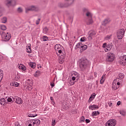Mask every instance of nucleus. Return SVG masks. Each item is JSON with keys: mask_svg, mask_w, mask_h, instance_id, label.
<instances>
[{"mask_svg": "<svg viewBox=\"0 0 126 126\" xmlns=\"http://www.w3.org/2000/svg\"><path fill=\"white\" fill-rule=\"evenodd\" d=\"M81 45H82V43L81 42H79L78 44H77V45L75 47V50H77L78 48H80H80H81Z\"/></svg>", "mask_w": 126, "mask_h": 126, "instance_id": "obj_23", "label": "nucleus"}, {"mask_svg": "<svg viewBox=\"0 0 126 126\" xmlns=\"http://www.w3.org/2000/svg\"><path fill=\"white\" fill-rule=\"evenodd\" d=\"M68 6V4H63V3H60L59 4V6L60 7H67V6Z\"/></svg>", "mask_w": 126, "mask_h": 126, "instance_id": "obj_21", "label": "nucleus"}, {"mask_svg": "<svg viewBox=\"0 0 126 126\" xmlns=\"http://www.w3.org/2000/svg\"><path fill=\"white\" fill-rule=\"evenodd\" d=\"M94 77H97V72H94Z\"/></svg>", "mask_w": 126, "mask_h": 126, "instance_id": "obj_59", "label": "nucleus"}, {"mask_svg": "<svg viewBox=\"0 0 126 126\" xmlns=\"http://www.w3.org/2000/svg\"><path fill=\"white\" fill-rule=\"evenodd\" d=\"M91 63L87 59H82L79 63V67L82 71H85L87 68H89Z\"/></svg>", "mask_w": 126, "mask_h": 126, "instance_id": "obj_1", "label": "nucleus"}, {"mask_svg": "<svg viewBox=\"0 0 126 126\" xmlns=\"http://www.w3.org/2000/svg\"><path fill=\"white\" fill-rule=\"evenodd\" d=\"M48 39H49V38L46 35H44L42 37V40L43 41V42H46V41H48Z\"/></svg>", "mask_w": 126, "mask_h": 126, "instance_id": "obj_33", "label": "nucleus"}, {"mask_svg": "<svg viewBox=\"0 0 126 126\" xmlns=\"http://www.w3.org/2000/svg\"><path fill=\"white\" fill-rule=\"evenodd\" d=\"M105 81V80L100 79V84H103Z\"/></svg>", "mask_w": 126, "mask_h": 126, "instance_id": "obj_51", "label": "nucleus"}, {"mask_svg": "<svg viewBox=\"0 0 126 126\" xmlns=\"http://www.w3.org/2000/svg\"><path fill=\"white\" fill-rule=\"evenodd\" d=\"M120 115H122V116H123L124 117H125V116H126V111H125L124 110L120 111Z\"/></svg>", "mask_w": 126, "mask_h": 126, "instance_id": "obj_34", "label": "nucleus"}, {"mask_svg": "<svg viewBox=\"0 0 126 126\" xmlns=\"http://www.w3.org/2000/svg\"><path fill=\"white\" fill-rule=\"evenodd\" d=\"M40 20H41V19L39 18L36 21V25H38L40 23Z\"/></svg>", "mask_w": 126, "mask_h": 126, "instance_id": "obj_44", "label": "nucleus"}, {"mask_svg": "<svg viewBox=\"0 0 126 126\" xmlns=\"http://www.w3.org/2000/svg\"><path fill=\"white\" fill-rule=\"evenodd\" d=\"M116 81H117V80H114V82H113L112 88H113L114 90H117V89L120 87V86H117V85H116V84H115Z\"/></svg>", "mask_w": 126, "mask_h": 126, "instance_id": "obj_18", "label": "nucleus"}, {"mask_svg": "<svg viewBox=\"0 0 126 126\" xmlns=\"http://www.w3.org/2000/svg\"><path fill=\"white\" fill-rule=\"evenodd\" d=\"M30 66L32 68H35V67H36V63H30Z\"/></svg>", "mask_w": 126, "mask_h": 126, "instance_id": "obj_25", "label": "nucleus"}, {"mask_svg": "<svg viewBox=\"0 0 126 126\" xmlns=\"http://www.w3.org/2000/svg\"><path fill=\"white\" fill-rule=\"evenodd\" d=\"M117 105H118V106H120V105H121V101H118V102H117Z\"/></svg>", "mask_w": 126, "mask_h": 126, "instance_id": "obj_60", "label": "nucleus"}, {"mask_svg": "<svg viewBox=\"0 0 126 126\" xmlns=\"http://www.w3.org/2000/svg\"><path fill=\"white\" fill-rule=\"evenodd\" d=\"M40 75V71L38 70L35 72V73L34 74V76L35 77H38Z\"/></svg>", "mask_w": 126, "mask_h": 126, "instance_id": "obj_31", "label": "nucleus"}, {"mask_svg": "<svg viewBox=\"0 0 126 126\" xmlns=\"http://www.w3.org/2000/svg\"><path fill=\"white\" fill-rule=\"evenodd\" d=\"M119 77L120 78H124L125 77V75L123 73H120L119 74Z\"/></svg>", "mask_w": 126, "mask_h": 126, "instance_id": "obj_38", "label": "nucleus"}, {"mask_svg": "<svg viewBox=\"0 0 126 126\" xmlns=\"http://www.w3.org/2000/svg\"><path fill=\"white\" fill-rule=\"evenodd\" d=\"M7 21V19L6 18V17H3L1 19L2 23H6Z\"/></svg>", "mask_w": 126, "mask_h": 126, "instance_id": "obj_32", "label": "nucleus"}, {"mask_svg": "<svg viewBox=\"0 0 126 126\" xmlns=\"http://www.w3.org/2000/svg\"><path fill=\"white\" fill-rule=\"evenodd\" d=\"M4 3L7 7L15 6L16 5V0H5Z\"/></svg>", "mask_w": 126, "mask_h": 126, "instance_id": "obj_4", "label": "nucleus"}, {"mask_svg": "<svg viewBox=\"0 0 126 126\" xmlns=\"http://www.w3.org/2000/svg\"><path fill=\"white\" fill-rule=\"evenodd\" d=\"M18 12H19V13H21V12H22V11H23V10L22 9V8H20V7H19V8H18Z\"/></svg>", "mask_w": 126, "mask_h": 126, "instance_id": "obj_45", "label": "nucleus"}, {"mask_svg": "<svg viewBox=\"0 0 126 126\" xmlns=\"http://www.w3.org/2000/svg\"><path fill=\"white\" fill-rule=\"evenodd\" d=\"M117 85H118V86H120V82H117Z\"/></svg>", "mask_w": 126, "mask_h": 126, "instance_id": "obj_64", "label": "nucleus"}, {"mask_svg": "<svg viewBox=\"0 0 126 126\" xmlns=\"http://www.w3.org/2000/svg\"><path fill=\"white\" fill-rule=\"evenodd\" d=\"M55 125H56V120H52V126H55Z\"/></svg>", "mask_w": 126, "mask_h": 126, "instance_id": "obj_41", "label": "nucleus"}, {"mask_svg": "<svg viewBox=\"0 0 126 126\" xmlns=\"http://www.w3.org/2000/svg\"><path fill=\"white\" fill-rule=\"evenodd\" d=\"M3 71L2 70H0V82L2 80V77H3V74L2 73Z\"/></svg>", "mask_w": 126, "mask_h": 126, "instance_id": "obj_24", "label": "nucleus"}, {"mask_svg": "<svg viewBox=\"0 0 126 126\" xmlns=\"http://www.w3.org/2000/svg\"><path fill=\"white\" fill-rule=\"evenodd\" d=\"M87 49V45H81L80 50L82 51V52H83L84 51H85Z\"/></svg>", "mask_w": 126, "mask_h": 126, "instance_id": "obj_19", "label": "nucleus"}, {"mask_svg": "<svg viewBox=\"0 0 126 126\" xmlns=\"http://www.w3.org/2000/svg\"><path fill=\"white\" fill-rule=\"evenodd\" d=\"M64 59H61L60 58V59H59V63H63V62H64Z\"/></svg>", "mask_w": 126, "mask_h": 126, "instance_id": "obj_42", "label": "nucleus"}, {"mask_svg": "<svg viewBox=\"0 0 126 126\" xmlns=\"http://www.w3.org/2000/svg\"><path fill=\"white\" fill-rule=\"evenodd\" d=\"M102 47L103 48H106V47H107V43H103Z\"/></svg>", "mask_w": 126, "mask_h": 126, "instance_id": "obj_55", "label": "nucleus"}, {"mask_svg": "<svg viewBox=\"0 0 126 126\" xmlns=\"http://www.w3.org/2000/svg\"><path fill=\"white\" fill-rule=\"evenodd\" d=\"M115 60V55L112 53H107L106 61L109 63H112Z\"/></svg>", "mask_w": 126, "mask_h": 126, "instance_id": "obj_7", "label": "nucleus"}, {"mask_svg": "<svg viewBox=\"0 0 126 126\" xmlns=\"http://www.w3.org/2000/svg\"><path fill=\"white\" fill-rule=\"evenodd\" d=\"M107 48H110V47H111V45L110 44H108L107 45H106Z\"/></svg>", "mask_w": 126, "mask_h": 126, "instance_id": "obj_61", "label": "nucleus"}, {"mask_svg": "<svg viewBox=\"0 0 126 126\" xmlns=\"http://www.w3.org/2000/svg\"><path fill=\"white\" fill-rule=\"evenodd\" d=\"M87 40V38H86V37H83L80 39L81 42H86Z\"/></svg>", "mask_w": 126, "mask_h": 126, "instance_id": "obj_35", "label": "nucleus"}, {"mask_svg": "<svg viewBox=\"0 0 126 126\" xmlns=\"http://www.w3.org/2000/svg\"><path fill=\"white\" fill-rule=\"evenodd\" d=\"M60 47H61L60 44H56L55 45V49L56 51V54L57 56H59L60 59H64V56H65L64 51L63 49L60 48Z\"/></svg>", "mask_w": 126, "mask_h": 126, "instance_id": "obj_2", "label": "nucleus"}, {"mask_svg": "<svg viewBox=\"0 0 126 126\" xmlns=\"http://www.w3.org/2000/svg\"><path fill=\"white\" fill-rule=\"evenodd\" d=\"M110 21V19L109 18L105 19L103 20V21L102 22V25H103V26H106V25H107V24H108V23H109Z\"/></svg>", "mask_w": 126, "mask_h": 126, "instance_id": "obj_14", "label": "nucleus"}, {"mask_svg": "<svg viewBox=\"0 0 126 126\" xmlns=\"http://www.w3.org/2000/svg\"><path fill=\"white\" fill-rule=\"evenodd\" d=\"M76 77H77V76H73V77H72V81H73V82H74V80H75V79H76Z\"/></svg>", "mask_w": 126, "mask_h": 126, "instance_id": "obj_47", "label": "nucleus"}, {"mask_svg": "<svg viewBox=\"0 0 126 126\" xmlns=\"http://www.w3.org/2000/svg\"><path fill=\"white\" fill-rule=\"evenodd\" d=\"M83 10L84 12H86V16H87V19L92 18L93 15L92 14V13H91V12H89V11H88V9L84 8L83 9Z\"/></svg>", "mask_w": 126, "mask_h": 126, "instance_id": "obj_9", "label": "nucleus"}, {"mask_svg": "<svg viewBox=\"0 0 126 126\" xmlns=\"http://www.w3.org/2000/svg\"><path fill=\"white\" fill-rule=\"evenodd\" d=\"M85 121V118L84 117V116H82L79 120V123H84Z\"/></svg>", "mask_w": 126, "mask_h": 126, "instance_id": "obj_30", "label": "nucleus"}, {"mask_svg": "<svg viewBox=\"0 0 126 126\" xmlns=\"http://www.w3.org/2000/svg\"><path fill=\"white\" fill-rule=\"evenodd\" d=\"M0 35L1 36L2 41L4 42H8L11 38V35L9 32H5L3 31L0 30Z\"/></svg>", "mask_w": 126, "mask_h": 126, "instance_id": "obj_3", "label": "nucleus"}, {"mask_svg": "<svg viewBox=\"0 0 126 126\" xmlns=\"http://www.w3.org/2000/svg\"><path fill=\"white\" fill-rule=\"evenodd\" d=\"M120 63L121 65H126V55H124L120 58Z\"/></svg>", "mask_w": 126, "mask_h": 126, "instance_id": "obj_10", "label": "nucleus"}, {"mask_svg": "<svg viewBox=\"0 0 126 126\" xmlns=\"http://www.w3.org/2000/svg\"><path fill=\"white\" fill-rule=\"evenodd\" d=\"M74 74L75 76H77V72L74 73Z\"/></svg>", "mask_w": 126, "mask_h": 126, "instance_id": "obj_63", "label": "nucleus"}, {"mask_svg": "<svg viewBox=\"0 0 126 126\" xmlns=\"http://www.w3.org/2000/svg\"><path fill=\"white\" fill-rule=\"evenodd\" d=\"M12 86H14L15 87H18V85H19V83L16 82H13L12 83Z\"/></svg>", "mask_w": 126, "mask_h": 126, "instance_id": "obj_27", "label": "nucleus"}, {"mask_svg": "<svg viewBox=\"0 0 126 126\" xmlns=\"http://www.w3.org/2000/svg\"><path fill=\"white\" fill-rule=\"evenodd\" d=\"M7 104H9V103H13L15 101L14 97L13 96H7Z\"/></svg>", "mask_w": 126, "mask_h": 126, "instance_id": "obj_13", "label": "nucleus"}, {"mask_svg": "<svg viewBox=\"0 0 126 126\" xmlns=\"http://www.w3.org/2000/svg\"><path fill=\"white\" fill-rule=\"evenodd\" d=\"M43 33L44 34H48V33H49V29H48L47 27L43 28Z\"/></svg>", "mask_w": 126, "mask_h": 126, "instance_id": "obj_22", "label": "nucleus"}, {"mask_svg": "<svg viewBox=\"0 0 126 126\" xmlns=\"http://www.w3.org/2000/svg\"><path fill=\"white\" fill-rule=\"evenodd\" d=\"M87 25H91V24H93V19L92 18L87 19L86 20Z\"/></svg>", "mask_w": 126, "mask_h": 126, "instance_id": "obj_16", "label": "nucleus"}, {"mask_svg": "<svg viewBox=\"0 0 126 126\" xmlns=\"http://www.w3.org/2000/svg\"><path fill=\"white\" fill-rule=\"evenodd\" d=\"M0 30H1V31H4L6 30V26H5V25H1Z\"/></svg>", "mask_w": 126, "mask_h": 126, "instance_id": "obj_28", "label": "nucleus"}, {"mask_svg": "<svg viewBox=\"0 0 126 126\" xmlns=\"http://www.w3.org/2000/svg\"><path fill=\"white\" fill-rule=\"evenodd\" d=\"M92 115L93 117H96L97 116V112L96 111H94L92 113Z\"/></svg>", "mask_w": 126, "mask_h": 126, "instance_id": "obj_39", "label": "nucleus"}, {"mask_svg": "<svg viewBox=\"0 0 126 126\" xmlns=\"http://www.w3.org/2000/svg\"><path fill=\"white\" fill-rule=\"evenodd\" d=\"M26 50L27 53H29V54H31L32 51L31 50V47H30V46H29L28 47H27Z\"/></svg>", "mask_w": 126, "mask_h": 126, "instance_id": "obj_26", "label": "nucleus"}, {"mask_svg": "<svg viewBox=\"0 0 126 126\" xmlns=\"http://www.w3.org/2000/svg\"><path fill=\"white\" fill-rule=\"evenodd\" d=\"M85 122H86V123L87 124H88V123H90V120H89V119H86L85 120Z\"/></svg>", "mask_w": 126, "mask_h": 126, "instance_id": "obj_52", "label": "nucleus"}, {"mask_svg": "<svg viewBox=\"0 0 126 126\" xmlns=\"http://www.w3.org/2000/svg\"><path fill=\"white\" fill-rule=\"evenodd\" d=\"M51 86L52 87H54L55 86V83H51Z\"/></svg>", "mask_w": 126, "mask_h": 126, "instance_id": "obj_58", "label": "nucleus"}, {"mask_svg": "<svg viewBox=\"0 0 126 126\" xmlns=\"http://www.w3.org/2000/svg\"><path fill=\"white\" fill-rule=\"evenodd\" d=\"M74 0H65V2H71V3H72L74 1Z\"/></svg>", "mask_w": 126, "mask_h": 126, "instance_id": "obj_40", "label": "nucleus"}, {"mask_svg": "<svg viewBox=\"0 0 126 126\" xmlns=\"http://www.w3.org/2000/svg\"><path fill=\"white\" fill-rule=\"evenodd\" d=\"M117 125V121L115 119L108 120L105 124L106 126H115Z\"/></svg>", "mask_w": 126, "mask_h": 126, "instance_id": "obj_8", "label": "nucleus"}, {"mask_svg": "<svg viewBox=\"0 0 126 126\" xmlns=\"http://www.w3.org/2000/svg\"><path fill=\"white\" fill-rule=\"evenodd\" d=\"M2 10H3V9L0 8V17L2 16Z\"/></svg>", "mask_w": 126, "mask_h": 126, "instance_id": "obj_43", "label": "nucleus"}, {"mask_svg": "<svg viewBox=\"0 0 126 126\" xmlns=\"http://www.w3.org/2000/svg\"><path fill=\"white\" fill-rule=\"evenodd\" d=\"M125 32H126L124 29H120L117 31V36L119 40H122V39H123V37H124V35H125Z\"/></svg>", "mask_w": 126, "mask_h": 126, "instance_id": "obj_5", "label": "nucleus"}, {"mask_svg": "<svg viewBox=\"0 0 126 126\" xmlns=\"http://www.w3.org/2000/svg\"><path fill=\"white\" fill-rule=\"evenodd\" d=\"M89 108L90 110H92V111L94 110H96V109H99V106L96 105H90L89 106Z\"/></svg>", "mask_w": 126, "mask_h": 126, "instance_id": "obj_15", "label": "nucleus"}, {"mask_svg": "<svg viewBox=\"0 0 126 126\" xmlns=\"http://www.w3.org/2000/svg\"><path fill=\"white\" fill-rule=\"evenodd\" d=\"M94 99V98L90 96L89 98V102L90 103V102H92V101H93Z\"/></svg>", "mask_w": 126, "mask_h": 126, "instance_id": "obj_46", "label": "nucleus"}, {"mask_svg": "<svg viewBox=\"0 0 126 126\" xmlns=\"http://www.w3.org/2000/svg\"><path fill=\"white\" fill-rule=\"evenodd\" d=\"M96 35V32L94 31L90 33V35L89 36V39H91Z\"/></svg>", "mask_w": 126, "mask_h": 126, "instance_id": "obj_17", "label": "nucleus"}, {"mask_svg": "<svg viewBox=\"0 0 126 126\" xmlns=\"http://www.w3.org/2000/svg\"><path fill=\"white\" fill-rule=\"evenodd\" d=\"M108 105H109V106L110 107H112V105H113V103H112V102L109 101V102H108Z\"/></svg>", "mask_w": 126, "mask_h": 126, "instance_id": "obj_54", "label": "nucleus"}, {"mask_svg": "<svg viewBox=\"0 0 126 126\" xmlns=\"http://www.w3.org/2000/svg\"><path fill=\"white\" fill-rule=\"evenodd\" d=\"M105 76H105V75H103L102 76L101 78V79H102V80H105Z\"/></svg>", "mask_w": 126, "mask_h": 126, "instance_id": "obj_53", "label": "nucleus"}, {"mask_svg": "<svg viewBox=\"0 0 126 126\" xmlns=\"http://www.w3.org/2000/svg\"><path fill=\"white\" fill-rule=\"evenodd\" d=\"M96 96V94L95 93H93L91 97H92V98H93L94 99V98H95Z\"/></svg>", "mask_w": 126, "mask_h": 126, "instance_id": "obj_48", "label": "nucleus"}, {"mask_svg": "<svg viewBox=\"0 0 126 126\" xmlns=\"http://www.w3.org/2000/svg\"><path fill=\"white\" fill-rule=\"evenodd\" d=\"M14 101L17 104H18L19 105H21V104H22V99L20 97H19L18 96H14Z\"/></svg>", "mask_w": 126, "mask_h": 126, "instance_id": "obj_11", "label": "nucleus"}, {"mask_svg": "<svg viewBox=\"0 0 126 126\" xmlns=\"http://www.w3.org/2000/svg\"><path fill=\"white\" fill-rule=\"evenodd\" d=\"M7 97H5V98H2L0 99V104L1 106H4L7 104V101L5 99H7Z\"/></svg>", "mask_w": 126, "mask_h": 126, "instance_id": "obj_12", "label": "nucleus"}, {"mask_svg": "<svg viewBox=\"0 0 126 126\" xmlns=\"http://www.w3.org/2000/svg\"><path fill=\"white\" fill-rule=\"evenodd\" d=\"M39 7L35 5L30 6L28 8H26V12L27 13L28 11H39Z\"/></svg>", "mask_w": 126, "mask_h": 126, "instance_id": "obj_6", "label": "nucleus"}, {"mask_svg": "<svg viewBox=\"0 0 126 126\" xmlns=\"http://www.w3.org/2000/svg\"><path fill=\"white\" fill-rule=\"evenodd\" d=\"M15 126H21L20 125V124H19V123H18V122H15Z\"/></svg>", "mask_w": 126, "mask_h": 126, "instance_id": "obj_49", "label": "nucleus"}, {"mask_svg": "<svg viewBox=\"0 0 126 126\" xmlns=\"http://www.w3.org/2000/svg\"><path fill=\"white\" fill-rule=\"evenodd\" d=\"M112 37V34L109 35H107L105 37V40H110V39H111Z\"/></svg>", "mask_w": 126, "mask_h": 126, "instance_id": "obj_36", "label": "nucleus"}, {"mask_svg": "<svg viewBox=\"0 0 126 126\" xmlns=\"http://www.w3.org/2000/svg\"><path fill=\"white\" fill-rule=\"evenodd\" d=\"M50 100H51V101H54V98H53V97H50Z\"/></svg>", "mask_w": 126, "mask_h": 126, "instance_id": "obj_62", "label": "nucleus"}, {"mask_svg": "<svg viewBox=\"0 0 126 126\" xmlns=\"http://www.w3.org/2000/svg\"><path fill=\"white\" fill-rule=\"evenodd\" d=\"M29 90H32V86H29L28 87Z\"/></svg>", "mask_w": 126, "mask_h": 126, "instance_id": "obj_56", "label": "nucleus"}, {"mask_svg": "<svg viewBox=\"0 0 126 126\" xmlns=\"http://www.w3.org/2000/svg\"><path fill=\"white\" fill-rule=\"evenodd\" d=\"M28 116L30 118H35V117H37V114H32L31 113H29Z\"/></svg>", "mask_w": 126, "mask_h": 126, "instance_id": "obj_29", "label": "nucleus"}, {"mask_svg": "<svg viewBox=\"0 0 126 126\" xmlns=\"http://www.w3.org/2000/svg\"><path fill=\"white\" fill-rule=\"evenodd\" d=\"M18 68H19V69H22L24 71H25V70L26 69V67H25L24 65L20 64L18 66Z\"/></svg>", "mask_w": 126, "mask_h": 126, "instance_id": "obj_20", "label": "nucleus"}, {"mask_svg": "<svg viewBox=\"0 0 126 126\" xmlns=\"http://www.w3.org/2000/svg\"><path fill=\"white\" fill-rule=\"evenodd\" d=\"M69 83L70 85H73L74 83H75V81L73 82L72 80L70 79V80H69Z\"/></svg>", "mask_w": 126, "mask_h": 126, "instance_id": "obj_37", "label": "nucleus"}, {"mask_svg": "<svg viewBox=\"0 0 126 126\" xmlns=\"http://www.w3.org/2000/svg\"><path fill=\"white\" fill-rule=\"evenodd\" d=\"M35 122H37V124H38V125H39V124H40V120H35Z\"/></svg>", "mask_w": 126, "mask_h": 126, "instance_id": "obj_57", "label": "nucleus"}, {"mask_svg": "<svg viewBox=\"0 0 126 126\" xmlns=\"http://www.w3.org/2000/svg\"><path fill=\"white\" fill-rule=\"evenodd\" d=\"M110 50H111V48L109 47V48H107L105 49V52H108V51H110Z\"/></svg>", "mask_w": 126, "mask_h": 126, "instance_id": "obj_50", "label": "nucleus"}]
</instances>
